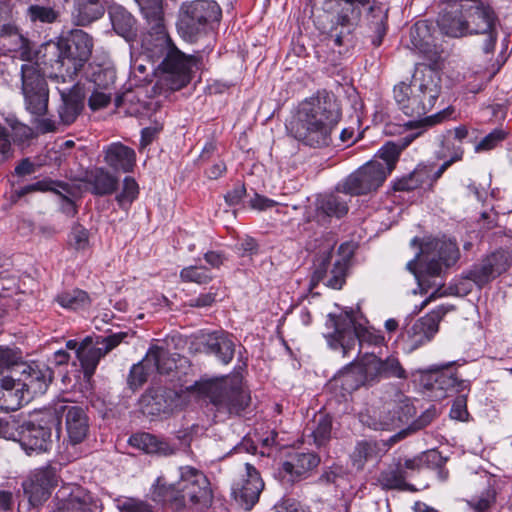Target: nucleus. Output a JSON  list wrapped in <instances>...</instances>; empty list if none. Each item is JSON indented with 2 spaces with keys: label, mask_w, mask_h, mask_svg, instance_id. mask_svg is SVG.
Listing matches in <instances>:
<instances>
[{
  "label": "nucleus",
  "mask_w": 512,
  "mask_h": 512,
  "mask_svg": "<svg viewBox=\"0 0 512 512\" xmlns=\"http://www.w3.org/2000/svg\"><path fill=\"white\" fill-rule=\"evenodd\" d=\"M0 38L11 39L13 50L19 53L22 60H29L32 55L30 41L23 36L12 18L8 6L0 2Z\"/></svg>",
  "instance_id": "obj_27"
},
{
  "label": "nucleus",
  "mask_w": 512,
  "mask_h": 512,
  "mask_svg": "<svg viewBox=\"0 0 512 512\" xmlns=\"http://www.w3.org/2000/svg\"><path fill=\"white\" fill-rule=\"evenodd\" d=\"M276 437L277 433L272 430L268 436L261 438L262 450L260 451V454L262 456L271 457L276 455L278 447L281 446V444L276 440Z\"/></svg>",
  "instance_id": "obj_61"
},
{
  "label": "nucleus",
  "mask_w": 512,
  "mask_h": 512,
  "mask_svg": "<svg viewBox=\"0 0 512 512\" xmlns=\"http://www.w3.org/2000/svg\"><path fill=\"white\" fill-rule=\"evenodd\" d=\"M221 9L215 1L195 0L181 5L177 21L180 36L194 43L206 35L211 24L221 19Z\"/></svg>",
  "instance_id": "obj_9"
},
{
  "label": "nucleus",
  "mask_w": 512,
  "mask_h": 512,
  "mask_svg": "<svg viewBox=\"0 0 512 512\" xmlns=\"http://www.w3.org/2000/svg\"><path fill=\"white\" fill-rule=\"evenodd\" d=\"M155 359L153 353H146L142 361L132 366L127 379L130 388L137 389L147 381L148 376L153 373L151 361Z\"/></svg>",
  "instance_id": "obj_43"
},
{
  "label": "nucleus",
  "mask_w": 512,
  "mask_h": 512,
  "mask_svg": "<svg viewBox=\"0 0 512 512\" xmlns=\"http://www.w3.org/2000/svg\"><path fill=\"white\" fill-rule=\"evenodd\" d=\"M69 243L78 251L87 249L89 246L88 230L79 224L74 225L70 234Z\"/></svg>",
  "instance_id": "obj_57"
},
{
  "label": "nucleus",
  "mask_w": 512,
  "mask_h": 512,
  "mask_svg": "<svg viewBox=\"0 0 512 512\" xmlns=\"http://www.w3.org/2000/svg\"><path fill=\"white\" fill-rule=\"evenodd\" d=\"M496 498L497 492L489 483L484 490L467 499L466 504L471 512H491Z\"/></svg>",
  "instance_id": "obj_44"
},
{
  "label": "nucleus",
  "mask_w": 512,
  "mask_h": 512,
  "mask_svg": "<svg viewBox=\"0 0 512 512\" xmlns=\"http://www.w3.org/2000/svg\"><path fill=\"white\" fill-rule=\"evenodd\" d=\"M154 501L167 502L175 510H180L188 502L193 505H208L212 500V491L207 477L192 467L180 469V479L171 485L161 484L158 478L152 492Z\"/></svg>",
  "instance_id": "obj_7"
},
{
  "label": "nucleus",
  "mask_w": 512,
  "mask_h": 512,
  "mask_svg": "<svg viewBox=\"0 0 512 512\" xmlns=\"http://www.w3.org/2000/svg\"><path fill=\"white\" fill-rule=\"evenodd\" d=\"M61 102L57 107L58 121L41 119L38 128L43 133L54 132L58 125L68 126L75 122L84 108V88L75 84L68 90H60Z\"/></svg>",
  "instance_id": "obj_19"
},
{
  "label": "nucleus",
  "mask_w": 512,
  "mask_h": 512,
  "mask_svg": "<svg viewBox=\"0 0 512 512\" xmlns=\"http://www.w3.org/2000/svg\"><path fill=\"white\" fill-rule=\"evenodd\" d=\"M129 444L147 454L168 456L174 453V449L165 441L158 439L149 433H137L129 438Z\"/></svg>",
  "instance_id": "obj_37"
},
{
  "label": "nucleus",
  "mask_w": 512,
  "mask_h": 512,
  "mask_svg": "<svg viewBox=\"0 0 512 512\" xmlns=\"http://www.w3.org/2000/svg\"><path fill=\"white\" fill-rule=\"evenodd\" d=\"M147 353H153L156 358L155 361H151L153 372L169 374L176 368L175 361L170 357V353L167 349L160 346H153Z\"/></svg>",
  "instance_id": "obj_48"
},
{
  "label": "nucleus",
  "mask_w": 512,
  "mask_h": 512,
  "mask_svg": "<svg viewBox=\"0 0 512 512\" xmlns=\"http://www.w3.org/2000/svg\"><path fill=\"white\" fill-rule=\"evenodd\" d=\"M435 409H427L417 420H415L409 427L401 429L398 433L390 438V442L396 443L404 439L411 431H416L427 426L435 417Z\"/></svg>",
  "instance_id": "obj_53"
},
{
  "label": "nucleus",
  "mask_w": 512,
  "mask_h": 512,
  "mask_svg": "<svg viewBox=\"0 0 512 512\" xmlns=\"http://www.w3.org/2000/svg\"><path fill=\"white\" fill-rule=\"evenodd\" d=\"M320 462L317 454L312 452L293 451L283 462L280 474L288 482H296L307 478Z\"/></svg>",
  "instance_id": "obj_25"
},
{
  "label": "nucleus",
  "mask_w": 512,
  "mask_h": 512,
  "mask_svg": "<svg viewBox=\"0 0 512 512\" xmlns=\"http://www.w3.org/2000/svg\"><path fill=\"white\" fill-rule=\"evenodd\" d=\"M431 29L432 25L426 20L416 22L410 29L407 47L423 55L433 53L436 44Z\"/></svg>",
  "instance_id": "obj_32"
},
{
  "label": "nucleus",
  "mask_w": 512,
  "mask_h": 512,
  "mask_svg": "<svg viewBox=\"0 0 512 512\" xmlns=\"http://www.w3.org/2000/svg\"><path fill=\"white\" fill-rule=\"evenodd\" d=\"M93 49V40L81 29H74L59 37L57 42L42 46L43 63L56 69L62 77H73L89 60Z\"/></svg>",
  "instance_id": "obj_6"
},
{
  "label": "nucleus",
  "mask_w": 512,
  "mask_h": 512,
  "mask_svg": "<svg viewBox=\"0 0 512 512\" xmlns=\"http://www.w3.org/2000/svg\"><path fill=\"white\" fill-rule=\"evenodd\" d=\"M12 374H19L18 385H21L32 400L35 396L43 394L52 380V372L47 367L36 364L20 363L10 369Z\"/></svg>",
  "instance_id": "obj_23"
},
{
  "label": "nucleus",
  "mask_w": 512,
  "mask_h": 512,
  "mask_svg": "<svg viewBox=\"0 0 512 512\" xmlns=\"http://www.w3.org/2000/svg\"><path fill=\"white\" fill-rule=\"evenodd\" d=\"M507 136V133L502 129H494L486 135L479 143L475 145V152L480 153L494 149L501 143Z\"/></svg>",
  "instance_id": "obj_56"
},
{
  "label": "nucleus",
  "mask_w": 512,
  "mask_h": 512,
  "mask_svg": "<svg viewBox=\"0 0 512 512\" xmlns=\"http://www.w3.org/2000/svg\"><path fill=\"white\" fill-rule=\"evenodd\" d=\"M458 259L459 249L451 239L428 238L421 243L419 253L407 263V269L415 276L421 292L434 289L422 303V308L438 295L444 285V269L454 265Z\"/></svg>",
  "instance_id": "obj_3"
},
{
  "label": "nucleus",
  "mask_w": 512,
  "mask_h": 512,
  "mask_svg": "<svg viewBox=\"0 0 512 512\" xmlns=\"http://www.w3.org/2000/svg\"><path fill=\"white\" fill-rule=\"evenodd\" d=\"M52 426L50 417L46 415V410L42 413V417L38 423L27 421L23 424L18 423L16 431V439L22 449L28 454L47 452L52 448Z\"/></svg>",
  "instance_id": "obj_17"
},
{
  "label": "nucleus",
  "mask_w": 512,
  "mask_h": 512,
  "mask_svg": "<svg viewBox=\"0 0 512 512\" xmlns=\"http://www.w3.org/2000/svg\"><path fill=\"white\" fill-rule=\"evenodd\" d=\"M116 80V71L112 67L98 66L92 73L91 81L96 89L112 91Z\"/></svg>",
  "instance_id": "obj_49"
},
{
  "label": "nucleus",
  "mask_w": 512,
  "mask_h": 512,
  "mask_svg": "<svg viewBox=\"0 0 512 512\" xmlns=\"http://www.w3.org/2000/svg\"><path fill=\"white\" fill-rule=\"evenodd\" d=\"M152 28L161 32L163 29L162 0H135Z\"/></svg>",
  "instance_id": "obj_45"
},
{
  "label": "nucleus",
  "mask_w": 512,
  "mask_h": 512,
  "mask_svg": "<svg viewBox=\"0 0 512 512\" xmlns=\"http://www.w3.org/2000/svg\"><path fill=\"white\" fill-rule=\"evenodd\" d=\"M57 482L58 477L55 468L49 466L39 469L31 480L24 484V491L28 495L30 504L38 506L45 502L50 497L51 490L57 485Z\"/></svg>",
  "instance_id": "obj_26"
},
{
  "label": "nucleus",
  "mask_w": 512,
  "mask_h": 512,
  "mask_svg": "<svg viewBox=\"0 0 512 512\" xmlns=\"http://www.w3.org/2000/svg\"><path fill=\"white\" fill-rule=\"evenodd\" d=\"M433 185L432 166L418 165L409 175L395 183V190L410 191L417 188H430Z\"/></svg>",
  "instance_id": "obj_36"
},
{
  "label": "nucleus",
  "mask_w": 512,
  "mask_h": 512,
  "mask_svg": "<svg viewBox=\"0 0 512 512\" xmlns=\"http://www.w3.org/2000/svg\"><path fill=\"white\" fill-rule=\"evenodd\" d=\"M511 264L512 253L500 249L486 256L480 264L469 270L465 277L481 288L506 272Z\"/></svg>",
  "instance_id": "obj_22"
},
{
  "label": "nucleus",
  "mask_w": 512,
  "mask_h": 512,
  "mask_svg": "<svg viewBox=\"0 0 512 512\" xmlns=\"http://www.w3.org/2000/svg\"><path fill=\"white\" fill-rule=\"evenodd\" d=\"M272 512H308L297 500L282 498L272 508Z\"/></svg>",
  "instance_id": "obj_62"
},
{
  "label": "nucleus",
  "mask_w": 512,
  "mask_h": 512,
  "mask_svg": "<svg viewBox=\"0 0 512 512\" xmlns=\"http://www.w3.org/2000/svg\"><path fill=\"white\" fill-rule=\"evenodd\" d=\"M365 385L361 376V371L357 368L356 362H351L342 368L329 381V388L337 395L345 398L352 392Z\"/></svg>",
  "instance_id": "obj_29"
},
{
  "label": "nucleus",
  "mask_w": 512,
  "mask_h": 512,
  "mask_svg": "<svg viewBox=\"0 0 512 512\" xmlns=\"http://www.w3.org/2000/svg\"><path fill=\"white\" fill-rule=\"evenodd\" d=\"M139 187L137 182L132 177H125L123 180V187L115 199L121 208H126L137 198Z\"/></svg>",
  "instance_id": "obj_52"
},
{
  "label": "nucleus",
  "mask_w": 512,
  "mask_h": 512,
  "mask_svg": "<svg viewBox=\"0 0 512 512\" xmlns=\"http://www.w3.org/2000/svg\"><path fill=\"white\" fill-rule=\"evenodd\" d=\"M463 148L458 146L454 149L453 155L446 160L436 171L432 169V180L433 183L437 181L442 174L450 167L454 162L460 161L463 157Z\"/></svg>",
  "instance_id": "obj_63"
},
{
  "label": "nucleus",
  "mask_w": 512,
  "mask_h": 512,
  "mask_svg": "<svg viewBox=\"0 0 512 512\" xmlns=\"http://www.w3.org/2000/svg\"><path fill=\"white\" fill-rule=\"evenodd\" d=\"M439 73L431 67L416 72L410 83L394 86V99L398 109L408 117L421 118L435 105L441 93Z\"/></svg>",
  "instance_id": "obj_5"
},
{
  "label": "nucleus",
  "mask_w": 512,
  "mask_h": 512,
  "mask_svg": "<svg viewBox=\"0 0 512 512\" xmlns=\"http://www.w3.org/2000/svg\"><path fill=\"white\" fill-rule=\"evenodd\" d=\"M364 320L352 309L345 310L339 315L329 313L323 333L328 346L342 352L343 357H350L356 346L368 344L379 346L384 342L380 331L366 326Z\"/></svg>",
  "instance_id": "obj_4"
},
{
  "label": "nucleus",
  "mask_w": 512,
  "mask_h": 512,
  "mask_svg": "<svg viewBox=\"0 0 512 512\" xmlns=\"http://www.w3.org/2000/svg\"><path fill=\"white\" fill-rule=\"evenodd\" d=\"M464 0H445L437 19L441 32L449 37L467 35V20L465 17Z\"/></svg>",
  "instance_id": "obj_24"
},
{
  "label": "nucleus",
  "mask_w": 512,
  "mask_h": 512,
  "mask_svg": "<svg viewBox=\"0 0 512 512\" xmlns=\"http://www.w3.org/2000/svg\"><path fill=\"white\" fill-rule=\"evenodd\" d=\"M412 408L401 402L385 403L380 408L367 409L360 413V422L373 430L392 431L408 422Z\"/></svg>",
  "instance_id": "obj_16"
},
{
  "label": "nucleus",
  "mask_w": 512,
  "mask_h": 512,
  "mask_svg": "<svg viewBox=\"0 0 512 512\" xmlns=\"http://www.w3.org/2000/svg\"><path fill=\"white\" fill-rule=\"evenodd\" d=\"M104 162L115 172L130 173L136 165L135 151L121 142L103 148Z\"/></svg>",
  "instance_id": "obj_28"
},
{
  "label": "nucleus",
  "mask_w": 512,
  "mask_h": 512,
  "mask_svg": "<svg viewBox=\"0 0 512 512\" xmlns=\"http://www.w3.org/2000/svg\"><path fill=\"white\" fill-rule=\"evenodd\" d=\"M381 373L382 379H407L408 377L398 356L394 354L387 356L385 359H381Z\"/></svg>",
  "instance_id": "obj_50"
},
{
  "label": "nucleus",
  "mask_w": 512,
  "mask_h": 512,
  "mask_svg": "<svg viewBox=\"0 0 512 512\" xmlns=\"http://www.w3.org/2000/svg\"><path fill=\"white\" fill-rule=\"evenodd\" d=\"M378 445L374 441L362 440L357 442L353 452L350 455L352 465L361 470L368 461L378 458Z\"/></svg>",
  "instance_id": "obj_41"
},
{
  "label": "nucleus",
  "mask_w": 512,
  "mask_h": 512,
  "mask_svg": "<svg viewBox=\"0 0 512 512\" xmlns=\"http://www.w3.org/2000/svg\"><path fill=\"white\" fill-rule=\"evenodd\" d=\"M111 21L115 32L125 38L132 34L135 19L125 10H116L111 15Z\"/></svg>",
  "instance_id": "obj_51"
},
{
  "label": "nucleus",
  "mask_w": 512,
  "mask_h": 512,
  "mask_svg": "<svg viewBox=\"0 0 512 512\" xmlns=\"http://www.w3.org/2000/svg\"><path fill=\"white\" fill-rule=\"evenodd\" d=\"M340 114L333 96L323 92L304 100L291 122L294 137L310 147L327 146Z\"/></svg>",
  "instance_id": "obj_2"
},
{
  "label": "nucleus",
  "mask_w": 512,
  "mask_h": 512,
  "mask_svg": "<svg viewBox=\"0 0 512 512\" xmlns=\"http://www.w3.org/2000/svg\"><path fill=\"white\" fill-rule=\"evenodd\" d=\"M18 420L14 416L0 418V438L16 439Z\"/></svg>",
  "instance_id": "obj_60"
},
{
  "label": "nucleus",
  "mask_w": 512,
  "mask_h": 512,
  "mask_svg": "<svg viewBox=\"0 0 512 512\" xmlns=\"http://www.w3.org/2000/svg\"><path fill=\"white\" fill-rule=\"evenodd\" d=\"M183 404L182 395L166 387L148 389L140 398V410L144 415L156 416L169 414Z\"/></svg>",
  "instance_id": "obj_21"
},
{
  "label": "nucleus",
  "mask_w": 512,
  "mask_h": 512,
  "mask_svg": "<svg viewBox=\"0 0 512 512\" xmlns=\"http://www.w3.org/2000/svg\"><path fill=\"white\" fill-rule=\"evenodd\" d=\"M112 97V91L100 90L94 88L88 100V105L92 110H98L106 107Z\"/></svg>",
  "instance_id": "obj_58"
},
{
  "label": "nucleus",
  "mask_w": 512,
  "mask_h": 512,
  "mask_svg": "<svg viewBox=\"0 0 512 512\" xmlns=\"http://www.w3.org/2000/svg\"><path fill=\"white\" fill-rule=\"evenodd\" d=\"M354 254V246L350 243H343L339 246L338 256L334 261L326 284L333 289H341L345 283L346 272Z\"/></svg>",
  "instance_id": "obj_33"
},
{
  "label": "nucleus",
  "mask_w": 512,
  "mask_h": 512,
  "mask_svg": "<svg viewBox=\"0 0 512 512\" xmlns=\"http://www.w3.org/2000/svg\"><path fill=\"white\" fill-rule=\"evenodd\" d=\"M93 502L90 495L76 491L68 498L59 500L54 512H93Z\"/></svg>",
  "instance_id": "obj_40"
},
{
  "label": "nucleus",
  "mask_w": 512,
  "mask_h": 512,
  "mask_svg": "<svg viewBox=\"0 0 512 512\" xmlns=\"http://www.w3.org/2000/svg\"><path fill=\"white\" fill-rule=\"evenodd\" d=\"M27 14L32 22H41L51 24L57 21L59 12L52 7L31 5L27 9Z\"/></svg>",
  "instance_id": "obj_55"
},
{
  "label": "nucleus",
  "mask_w": 512,
  "mask_h": 512,
  "mask_svg": "<svg viewBox=\"0 0 512 512\" xmlns=\"http://www.w3.org/2000/svg\"><path fill=\"white\" fill-rule=\"evenodd\" d=\"M11 155V142L7 129L0 124V163Z\"/></svg>",
  "instance_id": "obj_64"
},
{
  "label": "nucleus",
  "mask_w": 512,
  "mask_h": 512,
  "mask_svg": "<svg viewBox=\"0 0 512 512\" xmlns=\"http://www.w3.org/2000/svg\"><path fill=\"white\" fill-rule=\"evenodd\" d=\"M21 360L18 351L0 347V410L16 411L24 403H29L30 396L25 392L21 385H18V379L13 375L4 376V372L10 370L13 365Z\"/></svg>",
  "instance_id": "obj_12"
},
{
  "label": "nucleus",
  "mask_w": 512,
  "mask_h": 512,
  "mask_svg": "<svg viewBox=\"0 0 512 512\" xmlns=\"http://www.w3.org/2000/svg\"><path fill=\"white\" fill-rule=\"evenodd\" d=\"M454 362L435 364L428 369H420L419 382L427 390H431L436 399H442L448 396L449 392L468 393L470 391V381L458 379L454 373H448L447 370Z\"/></svg>",
  "instance_id": "obj_15"
},
{
  "label": "nucleus",
  "mask_w": 512,
  "mask_h": 512,
  "mask_svg": "<svg viewBox=\"0 0 512 512\" xmlns=\"http://www.w3.org/2000/svg\"><path fill=\"white\" fill-rule=\"evenodd\" d=\"M56 301L66 309L78 310L90 306L91 299L87 292L80 289L64 291L57 295Z\"/></svg>",
  "instance_id": "obj_46"
},
{
  "label": "nucleus",
  "mask_w": 512,
  "mask_h": 512,
  "mask_svg": "<svg viewBox=\"0 0 512 512\" xmlns=\"http://www.w3.org/2000/svg\"><path fill=\"white\" fill-rule=\"evenodd\" d=\"M468 416L467 411V394H461L454 400L450 409V417L452 419L464 421Z\"/></svg>",
  "instance_id": "obj_59"
},
{
  "label": "nucleus",
  "mask_w": 512,
  "mask_h": 512,
  "mask_svg": "<svg viewBox=\"0 0 512 512\" xmlns=\"http://www.w3.org/2000/svg\"><path fill=\"white\" fill-rule=\"evenodd\" d=\"M356 365L359 371H361L365 385L378 382L382 379L381 358L377 357L375 354H365Z\"/></svg>",
  "instance_id": "obj_42"
},
{
  "label": "nucleus",
  "mask_w": 512,
  "mask_h": 512,
  "mask_svg": "<svg viewBox=\"0 0 512 512\" xmlns=\"http://www.w3.org/2000/svg\"><path fill=\"white\" fill-rule=\"evenodd\" d=\"M332 419L326 414H318L305 430L306 436L312 438L317 447L325 446L331 439Z\"/></svg>",
  "instance_id": "obj_39"
},
{
  "label": "nucleus",
  "mask_w": 512,
  "mask_h": 512,
  "mask_svg": "<svg viewBox=\"0 0 512 512\" xmlns=\"http://www.w3.org/2000/svg\"><path fill=\"white\" fill-rule=\"evenodd\" d=\"M468 34H485V53H492L497 40L496 16L492 8L482 0H464Z\"/></svg>",
  "instance_id": "obj_13"
},
{
  "label": "nucleus",
  "mask_w": 512,
  "mask_h": 512,
  "mask_svg": "<svg viewBox=\"0 0 512 512\" xmlns=\"http://www.w3.org/2000/svg\"><path fill=\"white\" fill-rule=\"evenodd\" d=\"M104 11L101 0H75L73 20L78 26H86L102 17Z\"/></svg>",
  "instance_id": "obj_38"
},
{
  "label": "nucleus",
  "mask_w": 512,
  "mask_h": 512,
  "mask_svg": "<svg viewBox=\"0 0 512 512\" xmlns=\"http://www.w3.org/2000/svg\"><path fill=\"white\" fill-rule=\"evenodd\" d=\"M33 54L21 66L22 93L26 110L32 115L43 116L48 109L49 89L38 62H33Z\"/></svg>",
  "instance_id": "obj_10"
},
{
  "label": "nucleus",
  "mask_w": 512,
  "mask_h": 512,
  "mask_svg": "<svg viewBox=\"0 0 512 512\" xmlns=\"http://www.w3.org/2000/svg\"><path fill=\"white\" fill-rule=\"evenodd\" d=\"M160 40L166 51L160 64L164 73L163 79L171 90H180L191 81L192 69L197 65L198 58L184 54L166 35H162Z\"/></svg>",
  "instance_id": "obj_11"
},
{
  "label": "nucleus",
  "mask_w": 512,
  "mask_h": 512,
  "mask_svg": "<svg viewBox=\"0 0 512 512\" xmlns=\"http://www.w3.org/2000/svg\"><path fill=\"white\" fill-rule=\"evenodd\" d=\"M406 473L401 466L390 468L380 474L379 482L386 489L413 490L411 485L406 483Z\"/></svg>",
  "instance_id": "obj_47"
},
{
  "label": "nucleus",
  "mask_w": 512,
  "mask_h": 512,
  "mask_svg": "<svg viewBox=\"0 0 512 512\" xmlns=\"http://www.w3.org/2000/svg\"><path fill=\"white\" fill-rule=\"evenodd\" d=\"M84 182L88 185L89 191L96 196L110 195L119 185L118 177L103 167L87 171Z\"/></svg>",
  "instance_id": "obj_31"
},
{
  "label": "nucleus",
  "mask_w": 512,
  "mask_h": 512,
  "mask_svg": "<svg viewBox=\"0 0 512 512\" xmlns=\"http://www.w3.org/2000/svg\"><path fill=\"white\" fill-rule=\"evenodd\" d=\"M453 305L441 304L425 316L416 320L411 326L406 325L402 332L404 351L412 353L421 346L429 343L439 329L442 318L451 310Z\"/></svg>",
  "instance_id": "obj_14"
},
{
  "label": "nucleus",
  "mask_w": 512,
  "mask_h": 512,
  "mask_svg": "<svg viewBox=\"0 0 512 512\" xmlns=\"http://www.w3.org/2000/svg\"><path fill=\"white\" fill-rule=\"evenodd\" d=\"M453 113L454 108L449 106L418 121H409L406 126L417 131L408 133L397 142H387L383 145L372 160L365 163L345 179L343 192L350 195H362L377 190L395 168L401 152L419 137L423 131L450 119Z\"/></svg>",
  "instance_id": "obj_1"
},
{
  "label": "nucleus",
  "mask_w": 512,
  "mask_h": 512,
  "mask_svg": "<svg viewBox=\"0 0 512 512\" xmlns=\"http://www.w3.org/2000/svg\"><path fill=\"white\" fill-rule=\"evenodd\" d=\"M246 477L236 482L232 488V496L236 504L244 511H251L256 504V481L254 474L255 467L245 463Z\"/></svg>",
  "instance_id": "obj_30"
},
{
  "label": "nucleus",
  "mask_w": 512,
  "mask_h": 512,
  "mask_svg": "<svg viewBox=\"0 0 512 512\" xmlns=\"http://www.w3.org/2000/svg\"><path fill=\"white\" fill-rule=\"evenodd\" d=\"M180 278L184 282H195L197 284H208L213 276L203 266L185 267L180 272Z\"/></svg>",
  "instance_id": "obj_54"
},
{
  "label": "nucleus",
  "mask_w": 512,
  "mask_h": 512,
  "mask_svg": "<svg viewBox=\"0 0 512 512\" xmlns=\"http://www.w3.org/2000/svg\"><path fill=\"white\" fill-rule=\"evenodd\" d=\"M60 414L65 415L68 442L73 446L82 443L88 436L90 427L85 410L80 406L66 405L64 402L46 409V415L50 417V423L55 428L60 425Z\"/></svg>",
  "instance_id": "obj_18"
},
{
  "label": "nucleus",
  "mask_w": 512,
  "mask_h": 512,
  "mask_svg": "<svg viewBox=\"0 0 512 512\" xmlns=\"http://www.w3.org/2000/svg\"><path fill=\"white\" fill-rule=\"evenodd\" d=\"M204 346L207 353L214 354L224 364L234 355V343L224 332H212L205 337Z\"/></svg>",
  "instance_id": "obj_34"
},
{
  "label": "nucleus",
  "mask_w": 512,
  "mask_h": 512,
  "mask_svg": "<svg viewBox=\"0 0 512 512\" xmlns=\"http://www.w3.org/2000/svg\"><path fill=\"white\" fill-rule=\"evenodd\" d=\"M348 212L347 201L339 195H325L317 200L316 218L324 222L328 217L341 218Z\"/></svg>",
  "instance_id": "obj_35"
},
{
  "label": "nucleus",
  "mask_w": 512,
  "mask_h": 512,
  "mask_svg": "<svg viewBox=\"0 0 512 512\" xmlns=\"http://www.w3.org/2000/svg\"><path fill=\"white\" fill-rule=\"evenodd\" d=\"M126 336V332H119L107 337H97L95 343L91 337H86L77 349V358L84 370V375L91 377L100 359L118 346Z\"/></svg>",
  "instance_id": "obj_20"
},
{
  "label": "nucleus",
  "mask_w": 512,
  "mask_h": 512,
  "mask_svg": "<svg viewBox=\"0 0 512 512\" xmlns=\"http://www.w3.org/2000/svg\"><path fill=\"white\" fill-rule=\"evenodd\" d=\"M189 389L207 396L217 412L229 415L240 414L251 401L239 374L196 382Z\"/></svg>",
  "instance_id": "obj_8"
}]
</instances>
